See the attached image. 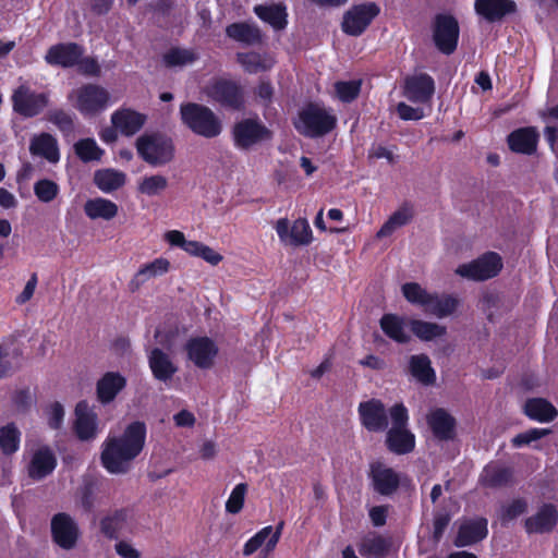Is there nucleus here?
<instances>
[{"mask_svg": "<svg viewBox=\"0 0 558 558\" xmlns=\"http://www.w3.org/2000/svg\"><path fill=\"white\" fill-rule=\"evenodd\" d=\"M146 439V426L142 422L131 423L123 434L108 438L102 447L101 462L111 474H124L133 460L142 452Z\"/></svg>", "mask_w": 558, "mask_h": 558, "instance_id": "1", "label": "nucleus"}, {"mask_svg": "<svg viewBox=\"0 0 558 558\" xmlns=\"http://www.w3.org/2000/svg\"><path fill=\"white\" fill-rule=\"evenodd\" d=\"M336 124L337 118L330 109L313 102L300 110L294 121L295 130L311 138L322 137L330 133Z\"/></svg>", "mask_w": 558, "mask_h": 558, "instance_id": "2", "label": "nucleus"}, {"mask_svg": "<svg viewBox=\"0 0 558 558\" xmlns=\"http://www.w3.org/2000/svg\"><path fill=\"white\" fill-rule=\"evenodd\" d=\"M180 116L183 124L193 133L205 138H214L222 132L220 118L208 107L186 102L180 107Z\"/></svg>", "mask_w": 558, "mask_h": 558, "instance_id": "3", "label": "nucleus"}, {"mask_svg": "<svg viewBox=\"0 0 558 558\" xmlns=\"http://www.w3.org/2000/svg\"><path fill=\"white\" fill-rule=\"evenodd\" d=\"M392 426L387 432L386 445L396 454L413 451L415 436L408 428V410L402 403H397L389 410Z\"/></svg>", "mask_w": 558, "mask_h": 558, "instance_id": "4", "label": "nucleus"}, {"mask_svg": "<svg viewBox=\"0 0 558 558\" xmlns=\"http://www.w3.org/2000/svg\"><path fill=\"white\" fill-rule=\"evenodd\" d=\"M140 157L153 167H161L174 158V145L171 138L159 133L144 134L136 140Z\"/></svg>", "mask_w": 558, "mask_h": 558, "instance_id": "5", "label": "nucleus"}, {"mask_svg": "<svg viewBox=\"0 0 558 558\" xmlns=\"http://www.w3.org/2000/svg\"><path fill=\"white\" fill-rule=\"evenodd\" d=\"M13 111L24 118H34L49 106V93H37L27 83L19 85L11 95Z\"/></svg>", "mask_w": 558, "mask_h": 558, "instance_id": "6", "label": "nucleus"}, {"mask_svg": "<svg viewBox=\"0 0 558 558\" xmlns=\"http://www.w3.org/2000/svg\"><path fill=\"white\" fill-rule=\"evenodd\" d=\"M75 98L74 107L84 116H95L105 110L110 100L109 92L97 84H85L72 92L69 99Z\"/></svg>", "mask_w": 558, "mask_h": 558, "instance_id": "7", "label": "nucleus"}, {"mask_svg": "<svg viewBox=\"0 0 558 558\" xmlns=\"http://www.w3.org/2000/svg\"><path fill=\"white\" fill-rule=\"evenodd\" d=\"M433 40L436 48L444 54H451L457 49L460 27L451 14H436L432 23Z\"/></svg>", "mask_w": 558, "mask_h": 558, "instance_id": "8", "label": "nucleus"}, {"mask_svg": "<svg viewBox=\"0 0 558 558\" xmlns=\"http://www.w3.org/2000/svg\"><path fill=\"white\" fill-rule=\"evenodd\" d=\"M501 268V257L497 253L488 252L470 263L459 265L454 272L468 280L484 281L497 276Z\"/></svg>", "mask_w": 558, "mask_h": 558, "instance_id": "9", "label": "nucleus"}, {"mask_svg": "<svg viewBox=\"0 0 558 558\" xmlns=\"http://www.w3.org/2000/svg\"><path fill=\"white\" fill-rule=\"evenodd\" d=\"M380 13L375 2H364L352 5L344 14L341 23L343 33L350 36H360Z\"/></svg>", "mask_w": 558, "mask_h": 558, "instance_id": "10", "label": "nucleus"}, {"mask_svg": "<svg viewBox=\"0 0 558 558\" xmlns=\"http://www.w3.org/2000/svg\"><path fill=\"white\" fill-rule=\"evenodd\" d=\"M232 136L236 147L248 149L260 142L269 141L272 133L258 119L247 118L233 125Z\"/></svg>", "mask_w": 558, "mask_h": 558, "instance_id": "11", "label": "nucleus"}, {"mask_svg": "<svg viewBox=\"0 0 558 558\" xmlns=\"http://www.w3.org/2000/svg\"><path fill=\"white\" fill-rule=\"evenodd\" d=\"M51 537L54 544L64 550L76 547L81 532L76 521L65 512L56 513L50 522Z\"/></svg>", "mask_w": 558, "mask_h": 558, "instance_id": "12", "label": "nucleus"}, {"mask_svg": "<svg viewBox=\"0 0 558 558\" xmlns=\"http://www.w3.org/2000/svg\"><path fill=\"white\" fill-rule=\"evenodd\" d=\"M207 95L222 107L239 110L244 105L242 87L233 81L217 80L207 88Z\"/></svg>", "mask_w": 558, "mask_h": 558, "instance_id": "13", "label": "nucleus"}, {"mask_svg": "<svg viewBox=\"0 0 558 558\" xmlns=\"http://www.w3.org/2000/svg\"><path fill=\"white\" fill-rule=\"evenodd\" d=\"M189 359L199 368L207 369L214 365L218 347L208 337L192 338L185 345Z\"/></svg>", "mask_w": 558, "mask_h": 558, "instance_id": "14", "label": "nucleus"}, {"mask_svg": "<svg viewBox=\"0 0 558 558\" xmlns=\"http://www.w3.org/2000/svg\"><path fill=\"white\" fill-rule=\"evenodd\" d=\"M84 54V48L76 43H61L51 46L46 54L45 61L52 66H61L64 69L76 65Z\"/></svg>", "mask_w": 558, "mask_h": 558, "instance_id": "15", "label": "nucleus"}, {"mask_svg": "<svg viewBox=\"0 0 558 558\" xmlns=\"http://www.w3.org/2000/svg\"><path fill=\"white\" fill-rule=\"evenodd\" d=\"M359 414L362 425L369 432H383L388 426L387 412L381 401L372 399L361 402Z\"/></svg>", "mask_w": 558, "mask_h": 558, "instance_id": "16", "label": "nucleus"}, {"mask_svg": "<svg viewBox=\"0 0 558 558\" xmlns=\"http://www.w3.org/2000/svg\"><path fill=\"white\" fill-rule=\"evenodd\" d=\"M434 92L435 82L426 73L414 74L405 78L404 96L412 102H428Z\"/></svg>", "mask_w": 558, "mask_h": 558, "instance_id": "17", "label": "nucleus"}, {"mask_svg": "<svg viewBox=\"0 0 558 558\" xmlns=\"http://www.w3.org/2000/svg\"><path fill=\"white\" fill-rule=\"evenodd\" d=\"M434 437L440 441H449L456 437V418L445 409L432 410L426 416Z\"/></svg>", "mask_w": 558, "mask_h": 558, "instance_id": "18", "label": "nucleus"}, {"mask_svg": "<svg viewBox=\"0 0 558 558\" xmlns=\"http://www.w3.org/2000/svg\"><path fill=\"white\" fill-rule=\"evenodd\" d=\"M474 10L485 21L496 23L515 13L517 4L513 0H475Z\"/></svg>", "mask_w": 558, "mask_h": 558, "instance_id": "19", "label": "nucleus"}, {"mask_svg": "<svg viewBox=\"0 0 558 558\" xmlns=\"http://www.w3.org/2000/svg\"><path fill=\"white\" fill-rule=\"evenodd\" d=\"M29 153L34 157H40L49 163L56 165L60 160L58 140L50 133L34 134L29 140Z\"/></svg>", "mask_w": 558, "mask_h": 558, "instance_id": "20", "label": "nucleus"}, {"mask_svg": "<svg viewBox=\"0 0 558 558\" xmlns=\"http://www.w3.org/2000/svg\"><path fill=\"white\" fill-rule=\"evenodd\" d=\"M283 521H281L276 530H272V526H265L259 532H257L253 537H251L243 547V555L244 556H251L253 555L258 548H260L264 544L265 547L263 548L262 553L267 556L269 553H271L276 545L279 542V538L281 536V532L283 529Z\"/></svg>", "mask_w": 558, "mask_h": 558, "instance_id": "21", "label": "nucleus"}, {"mask_svg": "<svg viewBox=\"0 0 558 558\" xmlns=\"http://www.w3.org/2000/svg\"><path fill=\"white\" fill-rule=\"evenodd\" d=\"M369 477L372 478L374 489L384 496L393 494L400 484L398 473L380 462L371 465Z\"/></svg>", "mask_w": 558, "mask_h": 558, "instance_id": "22", "label": "nucleus"}, {"mask_svg": "<svg viewBox=\"0 0 558 558\" xmlns=\"http://www.w3.org/2000/svg\"><path fill=\"white\" fill-rule=\"evenodd\" d=\"M487 533L486 519H466L461 522L453 544L457 547L470 546L484 539Z\"/></svg>", "mask_w": 558, "mask_h": 558, "instance_id": "23", "label": "nucleus"}, {"mask_svg": "<svg viewBox=\"0 0 558 558\" xmlns=\"http://www.w3.org/2000/svg\"><path fill=\"white\" fill-rule=\"evenodd\" d=\"M558 512L554 505L544 504L538 511L529 517L524 522V527L529 534H544L554 530L557 524Z\"/></svg>", "mask_w": 558, "mask_h": 558, "instance_id": "24", "label": "nucleus"}, {"mask_svg": "<svg viewBox=\"0 0 558 558\" xmlns=\"http://www.w3.org/2000/svg\"><path fill=\"white\" fill-rule=\"evenodd\" d=\"M56 465L57 459L52 450L46 446L40 447L33 452L27 473L31 478L40 481L52 473Z\"/></svg>", "mask_w": 558, "mask_h": 558, "instance_id": "25", "label": "nucleus"}, {"mask_svg": "<svg viewBox=\"0 0 558 558\" xmlns=\"http://www.w3.org/2000/svg\"><path fill=\"white\" fill-rule=\"evenodd\" d=\"M170 269V262L167 258L159 257L150 263L142 265L129 282V290L136 292L150 279L167 274Z\"/></svg>", "mask_w": 558, "mask_h": 558, "instance_id": "26", "label": "nucleus"}, {"mask_svg": "<svg viewBox=\"0 0 558 558\" xmlns=\"http://www.w3.org/2000/svg\"><path fill=\"white\" fill-rule=\"evenodd\" d=\"M74 429L81 440L95 438L97 434V415L94 413L86 401H80L75 407Z\"/></svg>", "mask_w": 558, "mask_h": 558, "instance_id": "27", "label": "nucleus"}, {"mask_svg": "<svg viewBox=\"0 0 558 558\" xmlns=\"http://www.w3.org/2000/svg\"><path fill=\"white\" fill-rule=\"evenodd\" d=\"M126 379L118 372H107L97 381L96 393L102 404L112 402L120 391L124 389Z\"/></svg>", "mask_w": 558, "mask_h": 558, "instance_id": "28", "label": "nucleus"}, {"mask_svg": "<svg viewBox=\"0 0 558 558\" xmlns=\"http://www.w3.org/2000/svg\"><path fill=\"white\" fill-rule=\"evenodd\" d=\"M538 133L535 128H521L508 135V144L512 151L531 155L536 150Z\"/></svg>", "mask_w": 558, "mask_h": 558, "instance_id": "29", "label": "nucleus"}, {"mask_svg": "<svg viewBox=\"0 0 558 558\" xmlns=\"http://www.w3.org/2000/svg\"><path fill=\"white\" fill-rule=\"evenodd\" d=\"M146 117L131 109H121L112 113V125L123 135L131 136L137 133L144 125Z\"/></svg>", "mask_w": 558, "mask_h": 558, "instance_id": "30", "label": "nucleus"}, {"mask_svg": "<svg viewBox=\"0 0 558 558\" xmlns=\"http://www.w3.org/2000/svg\"><path fill=\"white\" fill-rule=\"evenodd\" d=\"M148 363L154 377L160 381L170 380L178 371L170 356L158 348L150 351Z\"/></svg>", "mask_w": 558, "mask_h": 558, "instance_id": "31", "label": "nucleus"}, {"mask_svg": "<svg viewBox=\"0 0 558 558\" xmlns=\"http://www.w3.org/2000/svg\"><path fill=\"white\" fill-rule=\"evenodd\" d=\"M513 472L510 468L499 463L487 464L480 476V483L484 487L499 488L507 486L512 481Z\"/></svg>", "mask_w": 558, "mask_h": 558, "instance_id": "32", "label": "nucleus"}, {"mask_svg": "<svg viewBox=\"0 0 558 558\" xmlns=\"http://www.w3.org/2000/svg\"><path fill=\"white\" fill-rule=\"evenodd\" d=\"M459 300L450 294L429 293L424 311L427 314L438 318L447 317L456 312L459 306Z\"/></svg>", "mask_w": 558, "mask_h": 558, "instance_id": "33", "label": "nucleus"}, {"mask_svg": "<svg viewBox=\"0 0 558 558\" xmlns=\"http://www.w3.org/2000/svg\"><path fill=\"white\" fill-rule=\"evenodd\" d=\"M118 211L119 207L114 202L102 197L88 199L84 205V213L92 220H111Z\"/></svg>", "mask_w": 558, "mask_h": 558, "instance_id": "34", "label": "nucleus"}, {"mask_svg": "<svg viewBox=\"0 0 558 558\" xmlns=\"http://www.w3.org/2000/svg\"><path fill=\"white\" fill-rule=\"evenodd\" d=\"M524 413L538 422H551L558 415L556 408L543 398L529 399L524 404Z\"/></svg>", "mask_w": 558, "mask_h": 558, "instance_id": "35", "label": "nucleus"}, {"mask_svg": "<svg viewBox=\"0 0 558 558\" xmlns=\"http://www.w3.org/2000/svg\"><path fill=\"white\" fill-rule=\"evenodd\" d=\"M126 175L116 169H100L94 173L95 185L104 193H111L125 184Z\"/></svg>", "mask_w": 558, "mask_h": 558, "instance_id": "36", "label": "nucleus"}, {"mask_svg": "<svg viewBox=\"0 0 558 558\" xmlns=\"http://www.w3.org/2000/svg\"><path fill=\"white\" fill-rule=\"evenodd\" d=\"M238 62L243 69L250 74H256L270 70L275 61L267 54H260L257 52H239L236 54Z\"/></svg>", "mask_w": 558, "mask_h": 558, "instance_id": "37", "label": "nucleus"}, {"mask_svg": "<svg viewBox=\"0 0 558 558\" xmlns=\"http://www.w3.org/2000/svg\"><path fill=\"white\" fill-rule=\"evenodd\" d=\"M228 37L245 45H256L262 41V33L255 25L248 23H233L226 28Z\"/></svg>", "mask_w": 558, "mask_h": 558, "instance_id": "38", "label": "nucleus"}, {"mask_svg": "<svg viewBox=\"0 0 558 558\" xmlns=\"http://www.w3.org/2000/svg\"><path fill=\"white\" fill-rule=\"evenodd\" d=\"M198 58L195 49L172 47L162 54V63L169 69L183 68L193 64Z\"/></svg>", "mask_w": 558, "mask_h": 558, "instance_id": "39", "label": "nucleus"}, {"mask_svg": "<svg viewBox=\"0 0 558 558\" xmlns=\"http://www.w3.org/2000/svg\"><path fill=\"white\" fill-rule=\"evenodd\" d=\"M380 328L387 337L399 343H407L410 340L405 331L403 318L395 314H385L380 318Z\"/></svg>", "mask_w": 558, "mask_h": 558, "instance_id": "40", "label": "nucleus"}, {"mask_svg": "<svg viewBox=\"0 0 558 558\" xmlns=\"http://www.w3.org/2000/svg\"><path fill=\"white\" fill-rule=\"evenodd\" d=\"M409 368L412 376L423 385H432L435 381L436 375L427 355H412L410 357Z\"/></svg>", "mask_w": 558, "mask_h": 558, "instance_id": "41", "label": "nucleus"}, {"mask_svg": "<svg viewBox=\"0 0 558 558\" xmlns=\"http://www.w3.org/2000/svg\"><path fill=\"white\" fill-rule=\"evenodd\" d=\"M254 12L260 20L270 24L275 29H282L287 25L286 9L280 4L256 5Z\"/></svg>", "mask_w": 558, "mask_h": 558, "instance_id": "42", "label": "nucleus"}, {"mask_svg": "<svg viewBox=\"0 0 558 558\" xmlns=\"http://www.w3.org/2000/svg\"><path fill=\"white\" fill-rule=\"evenodd\" d=\"M389 549V542L380 535L363 538L359 546L360 554L365 558H383Z\"/></svg>", "mask_w": 558, "mask_h": 558, "instance_id": "43", "label": "nucleus"}, {"mask_svg": "<svg viewBox=\"0 0 558 558\" xmlns=\"http://www.w3.org/2000/svg\"><path fill=\"white\" fill-rule=\"evenodd\" d=\"M168 187V179L161 174L143 177L137 183L138 193L153 197L160 195Z\"/></svg>", "mask_w": 558, "mask_h": 558, "instance_id": "44", "label": "nucleus"}, {"mask_svg": "<svg viewBox=\"0 0 558 558\" xmlns=\"http://www.w3.org/2000/svg\"><path fill=\"white\" fill-rule=\"evenodd\" d=\"M412 332L424 341L442 337L446 333V327L435 323L414 319L410 323Z\"/></svg>", "mask_w": 558, "mask_h": 558, "instance_id": "45", "label": "nucleus"}, {"mask_svg": "<svg viewBox=\"0 0 558 558\" xmlns=\"http://www.w3.org/2000/svg\"><path fill=\"white\" fill-rule=\"evenodd\" d=\"M412 219V211L402 207L395 211L389 219L378 230L377 236L385 238L392 234L398 228L405 226Z\"/></svg>", "mask_w": 558, "mask_h": 558, "instance_id": "46", "label": "nucleus"}, {"mask_svg": "<svg viewBox=\"0 0 558 558\" xmlns=\"http://www.w3.org/2000/svg\"><path fill=\"white\" fill-rule=\"evenodd\" d=\"M74 150L77 157L84 162L98 161L104 154V150L93 138L80 140L74 145Z\"/></svg>", "mask_w": 558, "mask_h": 558, "instance_id": "47", "label": "nucleus"}, {"mask_svg": "<svg viewBox=\"0 0 558 558\" xmlns=\"http://www.w3.org/2000/svg\"><path fill=\"white\" fill-rule=\"evenodd\" d=\"M126 520L128 511L118 510L113 514L101 520V532L109 538H117L119 531L124 526Z\"/></svg>", "mask_w": 558, "mask_h": 558, "instance_id": "48", "label": "nucleus"}, {"mask_svg": "<svg viewBox=\"0 0 558 558\" xmlns=\"http://www.w3.org/2000/svg\"><path fill=\"white\" fill-rule=\"evenodd\" d=\"M20 432L13 423L0 428V448L4 454H12L19 449Z\"/></svg>", "mask_w": 558, "mask_h": 558, "instance_id": "49", "label": "nucleus"}, {"mask_svg": "<svg viewBox=\"0 0 558 558\" xmlns=\"http://www.w3.org/2000/svg\"><path fill=\"white\" fill-rule=\"evenodd\" d=\"M312 230L306 219H296L290 229V245L301 246L311 243Z\"/></svg>", "mask_w": 558, "mask_h": 558, "instance_id": "50", "label": "nucleus"}, {"mask_svg": "<svg viewBox=\"0 0 558 558\" xmlns=\"http://www.w3.org/2000/svg\"><path fill=\"white\" fill-rule=\"evenodd\" d=\"M59 192V185L50 179H40L34 184V194L43 203L52 202Z\"/></svg>", "mask_w": 558, "mask_h": 558, "instance_id": "51", "label": "nucleus"}, {"mask_svg": "<svg viewBox=\"0 0 558 558\" xmlns=\"http://www.w3.org/2000/svg\"><path fill=\"white\" fill-rule=\"evenodd\" d=\"M46 120L54 124L63 133H71L74 130L73 117L63 109L49 110L46 114Z\"/></svg>", "mask_w": 558, "mask_h": 558, "instance_id": "52", "label": "nucleus"}, {"mask_svg": "<svg viewBox=\"0 0 558 558\" xmlns=\"http://www.w3.org/2000/svg\"><path fill=\"white\" fill-rule=\"evenodd\" d=\"M246 492L247 485L245 483L238 484L226 502V511L232 514L239 513L243 508Z\"/></svg>", "mask_w": 558, "mask_h": 558, "instance_id": "53", "label": "nucleus"}, {"mask_svg": "<svg viewBox=\"0 0 558 558\" xmlns=\"http://www.w3.org/2000/svg\"><path fill=\"white\" fill-rule=\"evenodd\" d=\"M403 296L412 304L425 306L429 293L416 282H408L402 286Z\"/></svg>", "mask_w": 558, "mask_h": 558, "instance_id": "54", "label": "nucleus"}, {"mask_svg": "<svg viewBox=\"0 0 558 558\" xmlns=\"http://www.w3.org/2000/svg\"><path fill=\"white\" fill-rule=\"evenodd\" d=\"M335 90L338 98L343 102H351L354 100L361 92L360 81L349 82H337L335 84Z\"/></svg>", "mask_w": 558, "mask_h": 558, "instance_id": "55", "label": "nucleus"}, {"mask_svg": "<svg viewBox=\"0 0 558 558\" xmlns=\"http://www.w3.org/2000/svg\"><path fill=\"white\" fill-rule=\"evenodd\" d=\"M549 434V429L546 428H532L524 433L518 434L512 439V445L514 447H522L524 445H529L532 441H535L537 439H541L542 437Z\"/></svg>", "mask_w": 558, "mask_h": 558, "instance_id": "56", "label": "nucleus"}, {"mask_svg": "<svg viewBox=\"0 0 558 558\" xmlns=\"http://www.w3.org/2000/svg\"><path fill=\"white\" fill-rule=\"evenodd\" d=\"M527 509V504L524 499L518 498L514 499L509 505L502 507L501 510V520L502 521H510L515 519L517 517L524 513Z\"/></svg>", "mask_w": 558, "mask_h": 558, "instance_id": "57", "label": "nucleus"}, {"mask_svg": "<svg viewBox=\"0 0 558 558\" xmlns=\"http://www.w3.org/2000/svg\"><path fill=\"white\" fill-rule=\"evenodd\" d=\"M78 71L87 76H99L100 75V66L96 59L87 57L81 58L77 60L76 65Z\"/></svg>", "mask_w": 558, "mask_h": 558, "instance_id": "58", "label": "nucleus"}, {"mask_svg": "<svg viewBox=\"0 0 558 558\" xmlns=\"http://www.w3.org/2000/svg\"><path fill=\"white\" fill-rule=\"evenodd\" d=\"M451 517L449 513L446 512H438L434 517V531H433V538L435 542H439L440 538L444 535V532L448 524L450 523Z\"/></svg>", "mask_w": 558, "mask_h": 558, "instance_id": "59", "label": "nucleus"}, {"mask_svg": "<svg viewBox=\"0 0 558 558\" xmlns=\"http://www.w3.org/2000/svg\"><path fill=\"white\" fill-rule=\"evenodd\" d=\"M64 417V409L61 403L54 402L50 405L48 412V424L51 428L58 429L61 427Z\"/></svg>", "mask_w": 558, "mask_h": 558, "instance_id": "60", "label": "nucleus"}, {"mask_svg": "<svg viewBox=\"0 0 558 558\" xmlns=\"http://www.w3.org/2000/svg\"><path fill=\"white\" fill-rule=\"evenodd\" d=\"M255 95L264 107H268L274 97V87L268 81H262L255 89Z\"/></svg>", "mask_w": 558, "mask_h": 558, "instance_id": "61", "label": "nucleus"}, {"mask_svg": "<svg viewBox=\"0 0 558 558\" xmlns=\"http://www.w3.org/2000/svg\"><path fill=\"white\" fill-rule=\"evenodd\" d=\"M397 112L402 120H420L424 117L422 109L413 108L405 102L398 104Z\"/></svg>", "mask_w": 558, "mask_h": 558, "instance_id": "62", "label": "nucleus"}, {"mask_svg": "<svg viewBox=\"0 0 558 558\" xmlns=\"http://www.w3.org/2000/svg\"><path fill=\"white\" fill-rule=\"evenodd\" d=\"M36 287L37 275L34 272L26 282L23 291L16 296L15 302L17 304H25L26 302H28L33 298Z\"/></svg>", "mask_w": 558, "mask_h": 558, "instance_id": "63", "label": "nucleus"}, {"mask_svg": "<svg viewBox=\"0 0 558 558\" xmlns=\"http://www.w3.org/2000/svg\"><path fill=\"white\" fill-rule=\"evenodd\" d=\"M116 553L121 558H141V553L125 541H120L114 545Z\"/></svg>", "mask_w": 558, "mask_h": 558, "instance_id": "64", "label": "nucleus"}]
</instances>
